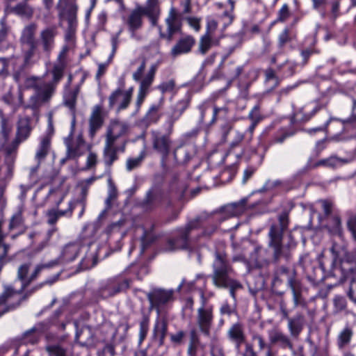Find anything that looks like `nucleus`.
<instances>
[{
	"label": "nucleus",
	"instance_id": "nucleus-14",
	"mask_svg": "<svg viewBox=\"0 0 356 356\" xmlns=\"http://www.w3.org/2000/svg\"><path fill=\"white\" fill-rule=\"evenodd\" d=\"M49 329V323L39 322L32 328L25 331L20 337L22 344L35 345L39 343L42 335Z\"/></svg>",
	"mask_w": 356,
	"mask_h": 356
},
{
	"label": "nucleus",
	"instance_id": "nucleus-3",
	"mask_svg": "<svg viewBox=\"0 0 356 356\" xmlns=\"http://www.w3.org/2000/svg\"><path fill=\"white\" fill-rule=\"evenodd\" d=\"M330 252L332 253V262L330 268L327 272V277H334L336 284H342L348 279H355L356 276V255L352 252H346L342 258H340L339 246L333 243Z\"/></svg>",
	"mask_w": 356,
	"mask_h": 356
},
{
	"label": "nucleus",
	"instance_id": "nucleus-43",
	"mask_svg": "<svg viewBox=\"0 0 356 356\" xmlns=\"http://www.w3.org/2000/svg\"><path fill=\"white\" fill-rule=\"evenodd\" d=\"M27 1L24 0L17 4L12 10L13 13L24 18H31L33 15V8L27 3Z\"/></svg>",
	"mask_w": 356,
	"mask_h": 356
},
{
	"label": "nucleus",
	"instance_id": "nucleus-62",
	"mask_svg": "<svg viewBox=\"0 0 356 356\" xmlns=\"http://www.w3.org/2000/svg\"><path fill=\"white\" fill-rule=\"evenodd\" d=\"M327 105V102L318 104L314 108L312 111L307 114L303 113V111H302V113H300V115H301V117L299 118V122H306L309 121L318 111H319L322 108H326Z\"/></svg>",
	"mask_w": 356,
	"mask_h": 356
},
{
	"label": "nucleus",
	"instance_id": "nucleus-53",
	"mask_svg": "<svg viewBox=\"0 0 356 356\" xmlns=\"http://www.w3.org/2000/svg\"><path fill=\"white\" fill-rule=\"evenodd\" d=\"M319 202L321 204L323 211V216L320 217L321 221L337 211L334 209V203L331 200L327 199L321 200Z\"/></svg>",
	"mask_w": 356,
	"mask_h": 356
},
{
	"label": "nucleus",
	"instance_id": "nucleus-57",
	"mask_svg": "<svg viewBox=\"0 0 356 356\" xmlns=\"http://www.w3.org/2000/svg\"><path fill=\"white\" fill-rule=\"evenodd\" d=\"M68 51L69 47L67 45L63 47L58 56V63H55L52 67L54 68L56 66H57L62 68V79L64 76V72L66 67L65 58Z\"/></svg>",
	"mask_w": 356,
	"mask_h": 356
},
{
	"label": "nucleus",
	"instance_id": "nucleus-9",
	"mask_svg": "<svg viewBox=\"0 0 356 356\" xmlns=\"http://www.w3.org/2000/svg\"><path fill=\"white\" fill-rule=\"evenodd\" d=\"M152 143L153 149L161 156V166L165 168L167 159L171 151L172 141L170 134H164L159 131H152Z\"/></svg>",
	"mask_w": 356,
	"mask_h": 356
},
{
	"label": "nucleus",
	"instance_id": "nucleus-30",
	"mask_svg": "<svg viewBox=\"0 0 356 356\" xmlns=\"http://www.w3.org/2000/svg\"><path fill=\"white\" fill-rule=\"evenodd\" d=\"M293 294V301L294 307L306 308L307 302L302 296V284L300 280L291 284L288 286Z\"/></svg>",
	"mask_w": 356,
	"mask_h": 356
},
{
	"label": "nucleus",
	"instance_id": "nucleus-29",
	"mask_svg": "<svg viewBox=\"0 0 356 356\" xmlns=\"http://www.w3.org/2000/svg\"><path fill=\"white\" fill-rule=\"evenodd\" d=\"M168 321L165 317L158 318L154 324L153 336L159 339V346L164 344L165 338L168 332Z\"/></svg>",
	"mask_w": 356,
	"mask_h": 356
},
{
	"label": "nucleus",
	"instance_id": "nucleus-51",
	"mask_svg": "<svg viewBox=\"0 0 356 356\" xmlns=\"http://www.w3.org/2000/svg\"><path fill=\"white\" fill-rule=\"evenodd\" d=\"M12 124L3 115L0 116V136L4 142L8 141L12 131Z\"/></svg>",
	"mask_w": 356,
	"mask_h": 356
},
{
	"label": "nucleus",
	"instance_id": "nucleus-35",
	"mask_svg": "<svg viewBox=\"0 0 356 356\" xmlns=\"http://www.w3.org/2000/svg\"><path fill=\"white\" fill-rule=\"evenodd\" d=\"M81 250V245L79 243H71L66 245L62 252L60 259L64 263H69L74 261Z\"/></svg>",
	"mask_w": 356,
	"mask_h": 356
},
{
	"label": "nucleus",
	"instance_id": "nucleus-27",
	"mask_svg": "<svg viewBox=\"0 0 356 356\" xmlns=\"http://www.w3.org/2000/svg\"><path fill=\"white\" fill-rule=\"evenodd\" d=\"M83 81L84 78L82 79L81 83L76 86L74 88L65 89L64 90L63 104L70 109L71 113H76L77 97L80 92L81 84Z\"/></svg>",
	"mask_w": 356,
	"mask_h": 356
},
{
	"label": "nucleus",
	"instance_id": "nucleus-24",
	"mask_svg": "<svg viewBox=\"0 0 356 356\" xmlns=\"http://www.w3.org/2000/svg\"><path fill=\"white\" fill-rule=\"evenodd\" d=\"M312 159H309L306 165L301 170L300 173H306L308 171L320 166L335 168L338 162L346 163L347 160L338 158L337 156H331L329 158L321 159L314 163H312Z\"/></svg>",
	"mask_w": 356,
	"mask_h": 356
},
{
	"label": "nucleus",
	"instance_id": "nucleus-58",
	"mask_svg": "<svg viewBox=\"0 0 356 356\" xmlns=\"http://www.w3.org/2000/svg\"><path fill=\"white\" fill-rule=\"evenodd\" d=\"M264 74L265 77V82H268L271 80L275 81V83L273 88H275L280 85L281 80L277 75V71L269 67L264 71Z\"/></svg>",
	"mask_w": 356,
	"mask_h": 356
},
{
	"label": "nucleus",
	"instance_id": "nucleus-28",
	"mask_svg": "<svg viewBox=\"0 0 356 356\" xmlns=\"http://www.w3.org/2000/svg\"><path fill=\"white\" fill-rule=\"evenodd\" d=\"M227 337L235 343L236 348L239 350L241 344L246 342L245 335L241 323H234L227 332Z\"/></svg>",
	"mask_w": 356,
	"mask_h": 356
},
{
	"label": "nucleus",
	"instance_id": "nucleus-44",
	"mask_svg": "<svg viewBox=\"0 0 356 356\" xmlns=\"http://www.w3.org/2000/svg\"><path fill=\"white\" fill-rule=\"evenodd\" d=\"M149 314V312H147L144 309H141L142 318L140 321L139 344L142 343L147 337L150 321Z\"/></svg>",
	"mask_w": 356,
	"mask_h": 356
},
{
	"label": "nucleus",
	"instance_id": "nucleus-25",
	"mask_svg": "<svg viewBox=\"0 0 356 356\" xmlns=\"http://www.w3.org/2000/svg\"><path fill=\"white\" fill-rule=\"evenodd\" d=\"M51 150V138L46 135L42 136L36 149L35 159L37 161V166L32 169L33 171L37 170L42 162L47 158Z\"/></svg>",
	"mask_w": 356,
	"mask_h": 356
},
{
	"label": "nucleus",
	"instance_id": "nucleus-31",
	"mask_svg": "<svg viewBox=\"0 0 356 356\" xmlns=\"http://www.w3.org/2000/svg\"><path fill=\"white\" fill-rule=\"evenodd\" d=\"M198 324L202 332L209 334V327L212 321L211 310L201 307L198 309Z\"/></svg>",
	"mask_w": 356,
	"mask_h": 356
},
{
	"label": "nucleus",
	"instance_id": "nucleus-48",
	"mask_svg": "<svg viewBox=\"0 0 356 356\" xmlns=\"http://www.w3.org/2000/svg\"><path fill=\"white\" fill-rule=\"evenodd\" d=\"M47 356H69L68 349L60 344H51L45 346Z\"/></svg>",
	"mask_w": 356,
	"mask_h": 356
},
{
	"label": "nucleus",
	"instance_id": "nucleus-18",
	"mask_svg": "<svg viewBox=\"0 0 356 356\" xmlns=\"http://www.w3.org/2000/svg\"><path fill=\"white\" fill-rule=\"evenodd\" d=\"M164 197L163 190L158 186L150 188L143 200L140 205L145 211H152L156 208L162 202Z\"/></svg>",
	"mask_w": 356,
	"mask_h": 356
},
{
	"label": "nucleus",
	"instance_id": "nucleus-4",
	"mask_svg": "<svg viewBox=\"0 0 356 356\" xmlns=\"http://www.w3.org/2000/svg\"><path fill=\"white\" fill-rule=\"evenodd\" d=\"M207 218L204 216L197 217L193 220L189 221L184 228L179 229L176 236L168 240L169 250H186L189 248L190 235L193 231L201 228Z\"/></svg>",
	"mask_w": 356,
	"mask_h": 356
},
{
	"label": "nucleus",
	"instance_id": "nucleus-39",
	"mask_svg": "<svg viewBox=\"0 0 356 356\" xmlns=\"http://www.w3.org/2000/svg\"><path fill=\"white\" fill-rule=\"evenodd\" d=\"M353 336V329L347 325L339 334L337 339V346L339 350H343L349 346Z\"/></svg>",
	"mask_w": 356,
	"mask_h": 356
},
{
	"label": "nucleus",
	"instance_id": "nucleus-50",
	"mask_svg": "<svg viewBox=\"0 0 356 356\" xmlns=\"http://www.w3.org/2000/svg\"><path fill=\"white\" fill-rule=\"evenodd\" d=\"M187 188L188 186L184 182L180 181L176 178L174 179L170 185V191L172 193H176L177 197L179 200H182L184 198Z\"/></svg>",
	"mask_w": 356,
	"mask_h": 356
},
{
	"label": "nucleus",
	"instance_id": "nucleus-33",
	"mask_svg": "<svg viewBox=\"0 0 356 356\" xmlns=\"http://www.w3.org/2000/svg\"><path fill=\"white\" fill-rule=\"evenodd\" d=\"M270 341L272 344H278L282 348L293 350L294 348L291 338L280 331H276L271 334Z\"/></svg>",
	"mask_w": 356,
	"mask_h": 356
},
{
	"label": "nucleus",
	"instance_id": "nucleus-36",
	"mask_svg": "<svg viewBox=\"0 0 356 356\" xmlns=\"http://www.w3.org/2000/svg\"><path fill=\"white\" fill-rule=\"evenodd\" d=\"M247 201V198H243L238 202L224 205V218L236 216L241 213L246 207Z\"/></svg>",
	"mask_w": 356,
	"mask_h": 356
},
{
	"label": "nucleus",
	"instance_id": "nucleus-47",
	"mask_svg": "<svg viewBox=\"0 0 356 356\" xmlns=\"http://www.w3.org/2000/svg\"><path fill=\"white\" fill-rule=\"evenodd\" d=\"M333 306L334 313H344L346 314H349L348 309V301L346 297L337 295L333 298Z\"/></svg>",
	"mask_w": 356,
	"mask_h": 356
},
{
	"label": "nucleus",
	"instance_id": "nucleus-32",
	"mask_svg": "<svg viewBox=\"0 0 356 356\" xmlns=\"http://www.w3.org/2000/svg\"><path fill=\"white\" fill-rule=\"evenodd\" d=\"M99 250L88 249L79 265V270H88L95 266L98 262Z\"/></svg>",
	"mask_w": 356,
	"mask_h": 356
},
{
	"label": "nucleus",
	"instance_id": "nucleus-52",
	"mask_svg": "<svg viewBox=\"0 0 356 356\" xmlns=\"http://www.w3.org/2000/svg\"><path fill=\"white\" fill-rule=\"evenodd\" d=\"M58 277V275H56L52 279L47 280L45 282L38 284L31 289H25L24 291L22 293V298L24 301L26 300L33 293H34L36 291L40 289L44 284H52L54 283Z\"/></svg>",
	"mask_w": 356,
	"mask_h": 356
},
{
	"label": "nucleus",
	"instance_id": "nucleus-16",
	"mask_svg": "<svg viewBox=\"0 0 356 356\" xmlns=\"http://www.w3.org/2000/svg\"><path fill=\"white\" fill-rule=\"evenodd\" d=\"M31 120L29 118H21L17 123V129L14 139L10 143L12 148L19 147V145L26 140L32 131Z\"/></svg>",
	"mask_w": 356,
	"mask_h": 356
},
{
	"label": "nucleus",
	"instance_id": "nucleus-8",
	"mask_svg": "<svg viewBox=\"0 0 356 356\" xmlns=\"http://www.w3.org/2000/svg\"><path fill=\"white\" fill-rule=\"evenodd\" d=\"M24 290L22 289V285L19 290L10 285L4 286L3 291L0 294V306L3 305L4 308L0 310V316L20 306L24 301L22 293Z\"/></svg>",
	"mask_w": 356,
	"mask_h": 356
},
{
	"label": "nucleus",
	"instance_id": "nucleus-41",
	"mask_svg": "<svg viewBox=\"0 0 356 356\" xmlns=\"http://www.w3.org/2000/svg\"><path fill=\"white\" fill-rule=\"evenodd\" d=\"M213 281L218 287L222 286V257L220 253H216V261L213 264Z\"/></svg>",
	"mask_w": 356,
	"mask_h": 356
},
{
	"label": "nucleus",
	"instance_id": "nucleus-46",
	"mask_svg": "<svg viewBox=\"0 0 356 356\" xmlns=\"http://www.w3.org/2000/svg\"><path fill=\"white\" fill-rule=\"evenodd\" d=\"M119 159L118 154L116 153L115 148L104 147L103 149V161L108 170L111 169L113 163Z\"/></svg>",
	"mask_w": 356,
	"mask_h": 356
},
{
	"label": "nucleus",
	"instance_id": "nucleus-6",
	"mask_svg": "<svg viewBox=\"0 0 356 356\" xmlns=\"http://www.w3.org/2000/svg\"><path fill=\"white\" fill-rule=\"evenodd\" d=\"M268 238V246L272 250L271 262L273 264H280L282 261L289 263L292 257L291 250L296 247V243L291 241L284 243V237Z\"/></svg>",
	"mask_w": 356,
	"mask_h": 356
},
{
	"label": "nucleus",
	"instance_id": "nucleus-7",
	"mask_svg": "<svg viewBox=\"0 0 356 356\" xmlns=\"http://www.w3.org/2000/svg\"><path fill=\"white\" fill-rule=\"evenodd\" d=\"M279 306L282 320L287 321V327L291 337L295 340H298L307 323L305 316L302 313H297L296 315L290 316L286 304L284 300H280Z\"/></svg>",
	"mask_w": 356,
	"mask_h": 356
},
{
	"label": "nucleus",
	"instance_id": "nucleus-34",
	"mask_svg": "<svg viewBox=\"0 0 356 356\" xmlns=\"http://www.w3.org/2000/svg\"><path fill=\"white\" fill-rule=\"evenodd\" d=\"M190 100L188 98L183 99L179 101L173 108V111L168 120L169 129H172L175 122L180 118L185 110L189 105Z\"/></svg>",
	"mask_w": 356,
	"mask_h": 356
},
{
	"label": "nucleus",
	"instance_id": "nucleus-38",
	"mask_svg": "<svg viewBox=\"0 0 356 356\" xmlns=\"http://www.w3.org/2000/svg\"><path fill=\"white\" fill-rule=\"evenodd\" d=\"M163 97H162L158 104H153L150 106L145 116L144 117L143 121L147 124L156 123L160 119L161 115L159 111L161 108Z\"/></svg>",
	"mask_w": 356,
	"mask_h": 356
},
{
	"label": "nucleus",
	"instance_id": "nucleus-11",
	"mask_svg": "<svg viewBox=\"0 0 356 356\" xmlns=\"http://www.w3.org/2000/svg\"><path fill=\"white\" fill-rule=\"evenodd\" d=\"M131 282L130 279L120 277H114L108 280L106 284L98 290L97 294L104 299L113 297L129 289Z\"/></svg>",
	"mask_w": 356,
	"mask_h": 356
},
{
	"label": "nucleus",
	"instance_id": "nucleus-23",
	"mask_svg": "<svg viewBox=\"0 0 356 356\" xmlns=\"http://www.w3.org/2000/svg\"><path fill=\"white\" fill-rule=\"evenodd\" d=\"M195 44V38L191 35L181 38L172 48L170 54L175 58L181 54L189 53Z\"/></svg>",
	"mask_w": 356,
	"mask_h": 356
},
{
	"label": "nucleus",
	"instance_id": "nucleus-40",
	"mask_svg": "<svg viewBox=\"0 0 356 356\" xmlns=\"http://www.w3.org/2000/svg\"><path fill=\"white\" fill-rule=\"evenodd\" d=\"M58 260H54L51 261L47 264H39L36 266L33 272L31 274V275L29 277V279L26 281L24 284H22V289H26L28 288V286L34 281L36 280L38 276L40 275L41 271L44 268H49L51 267H54L56 265H58Z\"/></svg>",
	"mask_w": 356,
	"mask_h": 356
},
{
	"label": "nucleus",
	"instance_id": "nucleus-61",
	"mask_svg": "<svg viewBox=\"0 0 356 356\" xmlns=\"http://www.w3.org/2000/svg\"><path fill=\"white\" fill-rule=\"evenodd\" d=\"M145 15L160 13L158 0H147L145 6H142Z\"/></svg>",
	"mask_w": 356,
	"mask_h": 356
},
{
	"label": "nucleus",
	"instance_id": "nucleus-64",
	"mask_svg": "<svg viewBox=\"0 0 356 356\" xmlns=\"http://www.w3.org/2000/svg\"><path fill=\"white\" fill-rule=\"evenodd\" d=\"M348 298L356 305V279L350 281L348 288L346 291Z\"/></svg>",
	"mask_w": 356,
	"mask_h": 356
},
{
	"label": "nucleus",
	"instance_id": "nucleus-59",
	"mask_svg": "<svg viewBox=\"0 0 356 356\" xmlns=\"http://www.w3.org/2000/svg\"><path fill=\"white\" fill-rule=\"evenodd\" d=\"M348 230L350 232L353 239L356 241V214L353 212L348 213L346 222Z\"/></svg>",
	"mask_w": 356,
	"mask_h": 356
},
{
	"label": "nucleus",
	"instance_id": "nucleus-5",
	"mask_svg": "<svg viewBox=\"0 0 356 356\" xmlns=\"http://www.w3.org/2000/svg\"><path fill=\"white\" fill-rule=\"evenodd\" d=\"M58 10V17L60 19H66L68 22V27L65 35L67 41L74 38L76 26V14L78 6L76 0H59L56 6Z\"/></svg>",
	"mask_w": 356,
	"mask_h": 356
},
{
	"label": "nucleus",
	"instance_id": "nucleus-26",
	"mask_svg": "<svg viewBox=\"0 0 356 356\" xmlns=\"http://www.w3.org/2000/svg\"><path fill=\"white\" fill-rule=\"evenodd\" d=\"M143 10L142 6H137L131 12L127 18V24L132 34H134V33L143 26V17L145 16Z\"/></svg>",
	"mask_w": 356,
	"mask_h": 356
},
{
	"label": "nucleus",
	"instance_id": "nucleus-12",
	"mask_svg": "<svg viewBox=\"0 0 356 356\" xmlns=\"http://www.w3.org/2000/svg\"><path fill=\"white\" fill-rule=\"evenodd\" d=\"M77 207L80 208L79 218H81L85 211V206L83 201L70 202H69L68 208L65 210H59L55 209L47 210L46 212V216L47 217V223L50 225H54L57 222L58 218L60 216H71L72 215L73 210Z\"/></svg>",
	"mask_w": 356,
	"mask_h": 356
},
{
	"label": "nucleus",
	"instance_id": "nucleus-15",
	"mask_svg": "<svg viewBox=\"0 0 356 356\" xmlns=\"http://www.w3.org/2000/svg\"><path fill=\"white\" fill-rule=\"evenodd\" d=\"M291 209L284 208L277 216V222L270 225L268 237H284V232L289 229Z\"/></svg>",
	"mask_w": 356,
	"mask_h": 356
},
{
	"label": "nucleus",
	"instance_id": "nucleus-13",
	"mask_svg": "<svg viewBox=\"0 0 356 356\" xmlns=\"http://www.w3.org/2000/svg\"><path fill=\"white\" fill-rule=\"evenodd\" d=\"M288 263L284 264H274L275 266L273 271V284L281 283L284 278L286 279L287 286L299 281L298 273L295 268H290Z\"/></svg>",
	"mask_w": 356,
	"mask_h": 356
},
{
	"label": "nucleus",
	"instance_id": "nucleus-54",
	"mask_svg": "<svg viewBox=\"0 0 356 356\" xmlns=\"http://www.w3.org/2000/svg\"><path fill=\"white\" fill-rule=\"evenodd\" d=\"M260 250L261 247L257 246L254 248V251L251 253L250 255L251 262L254 264V268L258 269L267 267L270 264V261L267 259H264L263 261H259L258 259L257 256Z\"/></svg>",
	"mask_w": 356,
	"mask_h": 356
},
{
	"label": "nucleus",
	"instance_id": "nucleus-1",
	"mask_svg": "<svg viewBox=\"0 0 356 356\" xmlns=\"http://www.w3.org/2000/svg\"><path fill=\"white\" fill-rule=\"evenodd\" d=\"M37 24L31 23L22 30L19 42L23 50L24 64L31 65L40 58L41 54L49 57L54 48L58 29L51 26L42 29L35 38Z\"/></svg>",
	"mask_w": 356,
	"mask_h": 356
},
{
	"label": "nucleus",
	"instance_id": "nucleus-45",
	"mask_svg": "<svg viewBox=\"0 0 356 356\" xmlns=\"http://www.w3.org/2000/svg\"><path fill=\"white\" fill-rule=\"evenodd\" d=\"M243 67L242 66H234L233 64L227 65L226 74L224 75L227 79V87H229L230 85L236 81L239 75L242 73Z\"/></svg>",
	"mask_w": 356,
	"mask_h": 356
},
{
	"label": "nucleus",
	"instance_id": "nucleus-42",
	"mask_svg": "<svg viewBox=\"0 0 356 356\" xmlns=\"http://www.w3.org/2000/svg\"><path fill=\"white\" fill-rule=\"evenodd\" d=\"M18 147H16L15 149L12 148L11 144H8L7 146L5 147L4 151L6 153L5 155V165L7 168V172L8 176H11L13 175V165L16 157V154L17 152Z\"/></svg>",
	"mask_w": 356,
	"mask_h": 356
},
{
	"label": "nucleus",
	"instance_id": "nucleus-21",
	"mask_svg": "<svg viewBox=\"0 0 356 356\" xmlns=\"http://www.w3.org/2000/svg\"><path fill=\"white\" fill-rule=\"evenodd\" d=\"M2 101L8 105L10 108L15 111L19 107L24 105V95L20 89H13L10 88L9 90L2 95Z\"/></svg>",
	"mask_w": 356,
	"mask_h": 356
},
{
	"label": "nucleus",
	"instance_id": "nucleus-63",
	"mask_svg": "<svg viewBox=\"0 0 356 356\" xmlns=\"http://www.w3.org/2000/svg\"><path fill=\"white\" fill-rule=\"evenodd\" d=\"M211 47V35L205 33L200 39L199 51L201 54H205Z\"/></svg>",
	"mask_w": 356,
	"mask_h": 356
},
{
	"label": "nucleus",
	"instance_id": "nucleus-56",
	"mask_svg": "<svg viewBox=\"0 0 356 356\" xmlns=\"http://www.w3.org/2000/svg\"><path fill=\"white\" fill-rule=\"evenodd\" d=\"M76 339L83 345L90 343L92 341L90 330L87 327L81 329V330L76 334Z\"/></svg>",
	"mask_w": 356,
	"mask_h": 356
},
{
	"label": "nucleus",
	"instance_id": "nucleus-20",
	"mask_svg": "<svg viewBox=\"0 0 356 356\" xmlns=\"http://www.w3.org/2000/svg\"><path fill=\"white\" fill-rule=\"evenodd\" d=\"M88 134L91 138H93L96 133L102 127L104 123L103 115V107L102 105H95L90 115Z\"/></svg>",
	"mask_w": 356,
	"mask_h": 356
},
{
	"label": "nucleus",
	"instance_id": "nucleus-19",
	"mask_svg": "<svg viewBox=\"0 0 356 356\" xmlns=\"http://www.w3.org/2000/svg\"><path fill=\"white\" fill-rule=\"evenodd\" d=\"M134 88L131 87L126 91H123L122 88H118L113 91L108 97L109 108H112L118 102L119 97H122V102L118 106V111L126 109L131 100Z\"/></svg>",
	"mask_w": 356,
	"mask_h": 356
},
{
	"label": "nucleus",
	"instance_id": "nucleus-22",
	"mask_svg": "<svg viewBox=\"0 0 356 356\" xmlns=\"http://www.w3.org/2000/svg\"><path fill=\"white\" fill-rule=\"evenodd\" d=\"M321 222H325L324 227L332 234L339 236L343 234L341 218L338 211L322 220Z\"/></svg>",
	"mask_w": 356,
	"mask_h": 356
},
{
	"label": "nucleus",
	"instance_id": "nucleus-17",
	"mask_svg": "<svg viewBox=\"0 0 356 356\" xmlns=\"http://www.w3.org/2000/svg\"><path fill=\"white\" fill-rule=\"evenodd\" d=\"M165 22L167 25V33H165L160 31L159 35L160 38L165 39L168 42H171L175 33L181 32L182 26L181 22L178 18L174 8L170 9L169 16L165 19Z\"/></svg>",
	"mask_w": 356,
	"mask_h": 356
},
{
	"label": "nucleus",
	"instance_id": "nucleus-37",
	"mask_svg": "<svg viewBox=\"0 0 356 356\" xmlns=\"http://www.w3.org/2000/svg\"><path fill=\"white\" fill-rule=\"evenodd\" d=\"M227 266L224 260V288L227 289L233 300H236V292L243 287L242 284L236 280L231 279L226 275Z\"/></svg>",
	"mask_w": 356,
	"mask_h": 356
},
{
	"label": "nucleus",
	"instance_id": "nucleus-55",
	"mask_svg": "<svg viewBox=\"0 0 356 356\" xmlns=\"http://www.w3.org/2000/svg\"><path fill=\"white\" fill-rule=\"evenodd\" d=\"M108 128L119 137H121L126 133L128 127L125 123L115 120L111 122Z\"/></svg>",
	"mask_w": 356,
	"mask_h": 356
},
{
	"label": "nucleus",
	"instance_id": "nucleus-10",
	"mask_svg": "<svg viewBox=\"0 0 356 356\" xmlns=\"http://www.w3.org/2000/svg\"><path fill=\"white\" fill-rule=\"evenodd\" d=\"M174 290L155 288L147 294V300L149 302L148 312H151L155 309L159 314L161 308L174 300Z\"/></svg>",
	"mask_w": 356,
	"mask_h": 356
},
{
	"label": "nucleus",
	"instance_id": "nucleus-60",
	"mask_svg": "<svg viewBox=\"0 0 356 356\" xmlns=\"http://www.w3.org/2000/svg\"><path fill=\"white\" fill-rule=\"evenodd\" d=\"M31 264L25 263L19 266L17 270V279L21 281L22 285L29 279L28 273L29 272Z\"/></svg>",
	"mask_w": 356,
	"mask_h": 356
},
{
	"label": "nucleus",
	"instance_id": "nucleus-2",
	"mask_svg": "<svg viewBox=\"0 0 356 356\" xmlns=\"http://www.w3.org/2000/svg\"><path fill=\"white\" fill-rule=\"evenodd\" d=\"M49 73L51 75V79L49 81H45L42 77L35 76L26 78L25 88L33 89L35 93L31 96L29 104L24 106L25 108L38 109L51 99L58 84L62 79V68L56 66L50 70Z\"/></svg>",
	"mask_w": 356,
	"mask_h": 356
},
{
	"label": "nucleus",
	"instance_id": "nucleus-49",
	"mask_svg": "<svg viewBox=\"0 0 356 356\" xmlns=\"http://www.w3.org/2000/svg\"><path fill=\"white\" fill-rule=\"evenodd\" d=\"M235 3L234 0H227L225 10L224 11V28L231 24L235 18L234 14Z\"/></svg>",
	"mask_w": 356,
	"mask_h": 356
}]
</instances>
